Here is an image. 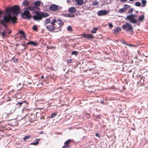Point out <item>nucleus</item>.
I'll return each mask as SVG.
<instances>
[{"label":"nucleus","mask_w":148,"mask_h":148,"mask_svg":"<svg viewBox=\"0 0 148 148\" xmlns=\"http://www.w3.org/2000/svg\"><path fill=\"white\" fill-rule=\"evenodd\" d=\"M136 6L138 7H140L141 6V3L140 2H136L135 3Z\"/></svg>","instance_id":"obj_30"},{"label":"nucleus","mask_w":148,"mask_h":148,"mask_svg":"<svg viewBox=\"0 0 148 148\" xmlns=\"http://www.w3.org/2000/svg\"><path fill=\"white\" fill-rule=\"evenodd\" d=\"M142 3L143 4L142 6L144 7L146 5V1L145 0H143L142 1Z\"/></svg>","instance_id":"obj_26"},{"label":"nucleus","mask_w":148,"mask_h":148,"mask_svg":"<svg viewBox=\"0 0 148 148\" xmlns=\"http://www.w3.org/2000/svg\"><path fill=\"white\" fill-rule=\"evenodd\" d=\"M71 141V140L70 139H69L66 140L64 143V145L62 148H69L70 147L69 144Z\"/></svg>","instance_id":"obj_11"},{"label":"nucleus","mask_w":148,"mask_h":148,"mask_svg":"<svg viewBox=\"0 0 148 148\" xmlns=\"http://www.w3.org/2000/svg\"><path fill=\"white\" fill-rule=\"evenodd\" d=\"M98 29V28H94L91 31V32L92 33H96L97 32V30Z\"/></svg>","instance_id":"obj_27"},{"label":"nucleus","mask_w":148,"mask_h":148,"mask_svg":"<svg viewBox=\"0 0 148 148\" xmlns=\"http://www.w3.org/2000/svg\"><path fill=\"white\" fill-rule=\"evenodd\" d=\"M25 102H26V101H24L22 102H18V103H17L16 104V106H18V108H19L20 107L22 106V104L23 103H25Z\"/></svg>","instance_id":"obj_17"},{"label":"nucleus","mask_w":148,"mask_h":148,"mask_svg":"<svg viewBox=\"0 0 148 148\" xmlns=\"http://www.w3.org/2000/svg\"><path fill=\"white\" fill-rule=\"evenodd\" d=\"M95 135L96 136H98V137H99V134H98V133H95Z\"/></svg>","instance_id":"obj_46"},{"label":"nucleus","mask_w":148,"mask_h":148,"mask_svg":"<svg viewBox=\"0 0 148 148\" xmlns=\"http://www.w3.org/2000/svg\"><path fill=\"white\" fill-rule=\"evenodd\" d=\"M57 115V114L56 113H53L51 114V116L49 118H54Z\"/></svg>","instance_id":"obj_25"},{"label":"nucleus","mask_w":148,"mask_h":148,"mask_svg":"<svg viewBox=\"0 0 148 148\" xmlns=\"http://www.w3.org/2000/svg\"><path fill=\"white\" fill-rule=\"evenodd\" d=\"M98 3V2L97 1H95L92 2V4L94 5H97Z\"/></svg>","instance_id":"obj_35"},{"label":"nucleus","mask_w":148,"mask_h":148,"mask_svg":"<svg viewBox=\"0 0 148 148\" xmlns=\"http://www.w3.org/2000/svg\"><path fill=\"white\" fill-rule=\"evenodd\" d=\"M122 28L127 30V31H130L132 32L133 31L132 25L129 23H126L122 26Z\"/></svg>","instance_id":"obj_7"},{"label":"nucleus","mask_w":148,"mask_h":148,"mask_svg":"<svg viewBox=\"0 0 148 148\" xmlns=\"http://www.w3.org/2000/svg\"><path fill=\"white\" fill-rule=\"evenodd\" d=\"M27 45H33V46H36L38 45V44L36 42H35L33 41H32L28 42L27 43Z\"/></svg>","instance_id":"obj_16"},{"label":"nucleus","mask_w":148,"mask_h":148,"mask_svg":"<svg viewBox=\"0 0 148 148\" xmlns=\"http://www.w3.org/2000/svg\"><path fill=\"white\" fill-rule=\"evenodd\" d=\"M22 46L25 47L26 46V45L24 44H23Z\"/></svg>","instance_id":"obj_54"},{"label":"nucleus","mask_w":148,"mask_h":148,"mask_svg":"<svg viewBox=\"0 0 148 148\" xmlns=\"http://www.w3.org/2000/svg\"><path fill=\"white\" fill-rule=\"evenodd\" d=\"M68 11L70 12L74 13L76 11V8L75 7H72L69 9Z\"/></svg>","instance_id":"obj_14"},{"label":"nucleus","mask_w":148,"mask_h":148,"mask_svg":"<svg viewBox=\"0 0 148 148\" xmlns=\"http://www.w3.org/2000/svg\"><path fill=\"white\" fill-rule=\"evenodd\" d=\"M75 1L77 2L79 5H82L83 3V0H75Z\"/></svg>","instance_id":"obj_18"},{"label":"nucleus","mask_w":148,"mask_h":148,"mask_svg":"<svg viewBox=\"0 0 148 148\" xmlns=\"http://www.w3.org/2000/svg\"><path fill=\"white\" fill-rule=\"evenodd\" d=\"M20 9L17 5H14L10 8H7L5 10L7 13L11 14L12 12L13 15L17 16L19 13Z\"/></svg>","instance_id":"obj_2"},{"label":"nucleus","mask_w":148,"mask_h":148,"mask_svg":"<svg viewBox=\"0 0 148 148\" xmlns=\"http://www.w3.org/2000/svg\"><path fill=\"white\" fill-rule=\"evenodd\" d=\"M47 48L48 49H51L52 48V47L50 46H47Z\"/></svg>","instance_id":"obj_40"},{"label":"nucleus","mask_w":148,"mask_h":148,"mask_svg":"<svg viewBox=\"0 0 148 148\" xmlns=\"http://www.w3.org/2000/svg\"><path fill=\"white\" fill-rule=\"evenodd\" d=\"M40 13L42 19L43 18H46L49 16V14L46 12H44L40 11Z\"/></svg>","instance_id":"obj_13"},{"label":"nucleus","mask_w":148,"mask_h":148,"mask_svg":"<svg viewBox=\"0 0 148 148\" xmlns=\"http://www.w3.org/2000/svg\"><path fill=\"white\" fill-rule=\"evenodd\" d=\"M31 136L30 135H28L27 136L23 138V140H26L27 139L31 137Z\"/></svg>","instance_id":"obj_23"},{"label":"nucleus","mask_w":148,"mask_h":148,"mask_svg":"<svg viewBox=\"0 0 148 148\" xmlns=\"http://www.w3.org/2000/svg\"><path fill=\"white\" fill-rule=\"evenodd\" d=\"M29 7L25 8L26 10L24 11V12L22 14V17L24 18H28L30 19L32 18V15L30 14L29 12V10L27 9Z\"/></svg>","instance_id":"obj_6"},{"label":"nucleus","mask_w":148,"mask_h":148,"mask_svg":"<svg viewBox=\"0 0 148 148\" xmlns=\"http://www.w3.org/2000/svg\"><path fill=\"white\" fill-rule=\"evenodd\" d=\"M11 100V98H9V99L8 100V101H10Z\"/></svg>","instance_id":"obj_56"},{"label":"nucleus","mask_w":148,"mask_h":148,"mask_svg":"<svg viewBox=\"0 0 148 148\" xmlns=\"http://www.w3.org/2000/svg\"><path fill=\"white\" fill-rule=\"evenodd\" d=\"M51 22V19L49 18L47 19L45 21V23L46 24H48L49 23Z\"/></svg>","instance_id":"obj_24"},{"label":"nucleus","mask_w":148,"mask_h":148,"mask_svg":"<svg viewBox=\"0 0 148 148\" xmlns=\"http://www.w3.org/2000/svg\"><path fill=\"white\" fill-rule=\"evenodd\" d=\"M33 29L36 31H37L38 30V28L36 25H34L33 26Z\"/></svg>","instance_id":"obj_28"},{"label":"nucleus","mask_w":148,"mask_h":148,"mask_svg":"<svg viewBox=\"0 0 148 148\" xmlns=\"http://www.w3.org/2000/svg\"><path fill=\"white\" fill-rule=\"evenodd\" d=\"M25 49H26V48H25Z\"/></svg>","instance_id":"obj_59"},{"label":"nucleus","mask_w":148,"mask_h":148,"mask_svg":"<svg viewBox=\"0 0 148 148\" xmlns=\"http://www.w3.org/2000/svg\"><path fill=\"white\" fill-rule=\"evenodd\" d=\"M67 29L68 31H70V32H71L72 31V28L71 26H69L67 27Z\"/></svg>","instance_id":"obj_29"},{"label":"nucleus","mask_w":148,"mask_h":148,"mask_svg":"<svg viewBox=\"0 0 148 148\" xmlns=\"http://www.w3.org/2000/svg\"><path fill=\"white\" fill-rule=\"evenodd\" d=\"M100 103H102V104H104V102L103 101H100Z\"/></svg>","instance_id":"obj_51"},{"label":"nucleus","mask_w":148,"mask_h":148,"mask_svg":"<svg viewBox=\"0 0 148 148\" xmlns=\"http://www.w3.org/2000/svg\"><path fill=\"white\" fill-rule=\"evenodd\" d=\"M2 14V12L0 10V15Z\"/></svg>","instance_id":"obj_53"},{"label":"nucleus","mask_w":148,"mask_h":148,"mask_svg":"<svg viewBox=\"0 0 148 148\" xmlns=\"http://www.w3.org/2000/svg\"><path fill=\"white\" fill-rule=\"evenodd\" d=\"M11 31H9V33H8V34H10V33H11Z\"/></svg>","instance_id":"obj_55"},{"label":"nucleus","mask_w":148,"mask_h":148,"mask_svg":"<svg viewBox=\"0 0 148 148\" xmlns=\"http://www.w3.org/2000/svg\"><path fill=\"white\" fill-rule=\"evenodd\" d=\"M51 24L52 25H55L57 29H58V30L55 31V32L60 31L61 30V29L60 28L64 25L62 21L61 20H56L55 19H53L51 21Z\"/></svg>","instance_id":"obj_3"},{"label":"nucleus","mask_w":148,"mask_h":148,"mask_svg":"<svg viewBox=\"0 0 148 148\" xmlns=\"http://www.w3.org/2000/svg\"><path fill=\"white\" fill-rule=\"evenodd\" d=\"M72 60H69L67 61L68 64H69L71 62Z\"/></svg>","instance_id":"obj_42"},{"label":"nucleus","mask_w":148,"mask_h":148,"mask_svg":"<svg viewBox=\"0 0 148 148\" xmlns=\"http://www.w3.org/2000/svg\"><path fill=\"white\" fill-rule=\"evenodd\" d=\"M46 29L49 31H52L53 30L57 29L56 26L55 25H48L46 27Z\"/></svg>","instance_id":"obj_10"},{"label":"nucleus","mask_w":148,"mask_h":148,"mask_svg":"<svg viewBox=\"0 0 148 148\" xmlns=\"http://www.w3.org/2000/svg\"><path fill=\"white\" fill-rule=\"evenodd\" d=\"M44 78V76L43 75H42L41 77V78L42 79H43Z\"/></svg>","instance_id":"obj_52"},{"label":"nucleus","mask_w":148,"mask_h":148,"mask_svg":"<svg viewBox=\"0 0 148 148\" xmlns=\"http://www.w3.org/2000/svg\"><path fill=\"white\" fill-rule=\"evenodd\" d=\"M1 34L3 38H4V36L6 35V33L5 32H3L1 33Z\"/></svg>","instance_id":"obj_36"},{"label":"nucleus","mask_w":148,"mask_h":148,"mask_svg":"<svg viewBox=\"0 0 148 148\" xmlns=\"http://www.w3.org/2000/svg\"><path fill=\"white\" fill-rule=\"evenodd\" d=\"M40 139H38V138H36L35 139V140L36 142H37L38 141V144H39V141H40Z\"/></svg>","instance_id":"obj_44"},{"label":"nucleus","mask_w":148,"mask_h":148,"mask_svg":"<svg viewBox=\"0 0 148 148\" xmlns=\"http://www.w3.org/2000/svg\"><path fill=\"white\" fill-rule=\"evenodd\" d=\"M109 26L110 28H112L113 27V25L111 23H110L109 24Z\"/></svg>","instance_id":"obj_43"},{"label":"nucleus","mask_w":148,"mask_h":148,"mask_svg":"<svg viewBox=\"0 0 148 148\" xmlns=\"http://www.w3.org/2000/svg\"><path fill=\"white\" fill-rule=\"evenodd\" d=\"M59 5H58L53 4L50 6L49 9L50 10L52 11H58L59 9Z\"/></svg>","instance_id":"obj_8"},{"label":"nucleus","mask_w":148,"mask_h":148,"mask_svg":"<svg viewBox=\"0 0 148 148\" xmlns=\"http://www.w3.org/2000/svg\"><path fill=\"white\" fill-rule=\"evenodd\" d=\"M145 16L144 15H142L139 17L138 20L139 22L143 21L144 19Z\"/></svg>","instance_id":"obj_19"},{"label":"nucleus","mask_w":148,"mask_h":148,"mask_svg":"<svg viewBox=\"0 0 148 148\" xmlns=\"http://www.w3.org/2000/svg\"><path fill=\"white\" fill-rule=\"evenodd\" d=\"M3 26L6 29H8V25L7 24Z\"/></svg>","instance_id":"obj_45"},{"label":"nucleus","mask_w":148,"mask_h":148,"mask_svg":"<svg viewBox=\"0 0 148 148\" xmlns=\"http://www.w3.org/2000/svg\"><path fill=\"white\" fill-rule=\"evenodd\" d=\"M67 2L68 3H69L71 2V1L70 0H67Z\"/></svg>","instance_id":"obj_48"},{"label":"nucleus","mask_w":148,"mask_h":148,"mask_svg":"<svg viewBox=\"0 0 148 148\" xmlns=\"http://www.w3.org/2000/svg\"><path fill=\"white\" fill-rule=\"evenodd\" d=\"M109 12L106 10H101L98 12L97 14L98 16H101L106 15L108 14Z\"/></svg>","instance_id":"obj_9"},{"label":"nucleus","mask_w":148,"mask_h":148,"mask_svg":"<svg viewBox=\"0 0 148 148\" xmlns=\"http://www.w3.org/2000/svg\"><path fill=\"white\" fill-rule=\"evenodd\" d=\"M91 69H89V70H91Z\"/></svg>","instance_id":"obj_60"},{"label":"nucleus","mask_w":148,"mask_h":148,"mask_svg":"<svg viewBox=\"0 0 148 148\" xmlns=\"http://www.w3.org/2000/svg\"><path fill=\"white\" fill-rule=\"evenodd\" d=\"M62 15L66 17H68V16H69L68 14H62Z\"/></svg>","instance_id":"obj_39"},{"label":"nucleus","mask_w":148,"mask_h":148,"mask_svg":"<svg viewBox=\"0 0 148 148\" xmlns=\"http://www.w3.org/2000/svg\"><path fill=\"white\" fill-rule=\"evenodd\" d=\"M34 5L36 7H38L40 5V1H36L34 3Z\"/></svg>","instance_id":"obj_21"},{"label":"nucleus","mask_w":148,"mask_h":148,"mask_svg":"<svg viewBox=\"0 0 148 148\" xmlns=\"http://www.w3.org/2000/svg\"><path fill=\"white\" fill-rule=\"evenodd\" d=\"M121 30V29L119 27H117L116 29L115 30L116 32H118Z\"/></svg>","instance_id":"obj_41"},{"label":"nucleus","mask_w":148,"mask_h":148,"mask_svg":"<svg viewBox=\"0 0 148 148\" xmlns=\"http://www.w3.org/2000/svg\"><path fill=\"white\" fill-rule=\"evenodd\" d=\"M27 9L29 10L30 11L34 12L36 14V15H34L33 16V18L34 20H42L40 11H39L40 10L39 8L35 6H29L27 8Z\"/></svg>","instance_id":"obj_1"},{"label":"nucleus","mask_w":148,"mask_h":148,"mask_svg":"<svg viewBox=\"0 0 148 148\" xmlns=\"http://www.w3.org/2000/svg\"><path fill=\"white\" fill-rule=\"evenodd\" d=\"M78 53V52L76 51H73L72 52L71 54L72 55H77Z\"/></svg>","instance_id":"obj_31"},{"label":"nucleus","mask_w":148,"mask_h":148,"mask_svg":"<svg viewBox=\"0 0 148 148\" xmlns=\"http://www.w3.org/2000/svg\"><path fill=\"white\" fill-rule=\"evenodd\" d=\"M121 1L123 2H125L127 1V0H120Z\"/></svg>","instance_id":"obj_50"},{"label":"nucleus","mask_w":148,"mask_h":148,"mask_svg":"<svg viewBox=\"0 0 148 148\" xmlns=\"http://www.w3.org/2000/svg\"><path fill=\"white\" fill-rule=\"evenodd\" d=\"M18 33L21 34V36L24 38H26V35L23 31L20 30L18 32Z\"/></svg>","instance_id":"obj_15"},{"label":"nucleus","mask_w":148,"mask_h":148,"mask_svg":"<svg viewBox=\"0 0 148 148\" xmlns=\"http://www.w3.org/2000/svg\"><path fill=\"white\" fill-rule=\"evenodd\" d=\"M133 11V8H131L128 11V13H132Z\"/></svg>","instance_id":"obj_38"},{"label":"nucleus","mask_w":148,"mask_h":148,"mask_svg":"<svg viewBox=\"0 0 148 148\" xmlns=\"http://www.w3.org/2000/svg\"><path fill=\"white\" fill-rule=\"evenodd\" d=\"M6 23H6V22L3 20H2L1 21V23L3 26L5 25H6Z\"/></svg>","instance_id":"obj_32"},{"label":"nucleus","mask_w":148,"mask_h":148,"mask_svg":"<svg viewBox=\"0 0 148 148\" xmlns=\"http://www.w3.org/2000/svg\"><path fill=\"white\" fill-rule=\"evenodd\" d=\"M127 5H126V4H125V6H127Z\"/></svg>","instance_id":"obj_58"},{"label":"nucleus","mask_w":148,"mask_h":148,"mask_svg":"<svg viewBox=\"0 0 148 148\" xmlns=\"http://www.w3.org/2000/svg\"><path fill=\"white\" fill-rule=\"evenodd\" d=\"M126 10V8H121L118 11V13H124L125 11Z\"/></svg>","instance_id":"obj_22"},{"label":"nucleus","mask_w":148,"mask_h":148,"mask_svg":"<svg viewBox=\"0 0 148 148\" xmlns=\"http://www.w3.org/2000/svg\"><path fill=\"white\" fill-rule=\"evenodd\" d=\"M140 82L141 84H143L144 82V80L143 78H141L140 80Z\"/></svg>","instance_id":"obj_33"},{"label":"nucleus","mask_w":148,"mask_h":148,"mask_svg":"<svg viewBox=\"0 0 148 148\" xmlns=\"http://www.w3.org/2000/svg\"><path fill=\"white\" fill-rule=\"evenodd\" d=\"M38 141L37 142H34L31 143L30 144L31 145H37L38 144Z\"/></svg>","instance_id":"obj_34"},{"label":"nucleus","mask_w":148,"mask_h":148,"mask_svg":"<svg viewBox=\"0 0 148 148\" xmlns=\"http://www.w3.org/2000/svg\"><path fill=\"white\" fill-rule=\"evenodd\" d=\"M127 45V46H133V45H130V44H127V45Z\"/></svg>","instance_id":"obj_49"},{"label":"nucleus","mask_w":148,"mask_h":148,"mask_svg":"<svg viewBox=\"0 0 148 148\" xmlns=\"http://www.w3.org/2000/svg\"><path fill=\"white\" fill-rule=\"evenodd\" d=\"M87 70H85L84 71V72H85V71H86Z\"/></svg>","instance_id":"obj_57"},{"label":"nucleus","mask_w":148,"mask_h":148,"mask_svg":"<svg viewBox=\"0 0 148 148\" xmlns=\"http://www.w3.org/2000/svg\"><path fill=\"white\" fill-rule=\"evenodd\" d=\"M137 17V15L132 14L131 15L127 16L126 19L130 21V22L132 23H136L138 22V20L135 19V18Z\"/></svg>","instance_id":"obj_5"},{"label":"nucleus","mask_w":148,"mask_h":148,"mask_svg":"<svg viewBox=\"0 0 148 148\" xmlns=\"http://www.w3.org/2000/svg\"><path fill=\"white\" fill-rule=\"evenodd\" d=\"M81 35L82 36L86 38L88 40H89L91 38H94V37L93 35L90 34H82Z\"/></svg>","instance_id":"obj_12"},{"label":"nucleus","mask_w":148,"mask_h":148,"mask_svg":"<svg viewBox=\"0 0 148 148\" xmlns=\"http://www.w3.org/2000/svg\"><path fill=\"white\" fill-rule=\"evenodd\" d=\"M69 16H68V17H73L74 16V15L73 14H68Z\"/></svg>","instance_id":"obj_37"},{"label":"nucleus","mask_w":148,"mask_h":148,"mask_svg":"<svg viewBox=\"0 0 148 148\" xmlns=\"http://www.w3.org/2000/svg\"><path fill=\"white\" fill-rule=\"evenodd\" d=\"M121 42L122 43H123V44H124V45H127V44L126 43H125L124 41H122Z\"/></svg>","instance_id":"obj_47"},{"label":"nucleus","mask_w":148,"mask_h":148,"mask_svg":"<svg viewBox=\"0 0 148 148\" xmlns=\"http://www.w3.org/2000/svg\"><path fill=\"white\" fill-rule=\"evenodd\" d=\"M17 18L16 16H12L10 15H5L3 17V21L6 23H9L11 21L12 23H15L16 22Z\"/></svg>","instance_id":"obj_4"},{"label":"nucleus","mask_w":148,"mask_h":148,"mask_svg":"<svg viewBox=\"0 0 148 148\" xmlns=\"http://www.w3.org/2000/svg\"><path fill=\"white\" fill-rule=\"evenodd\" d=\"M29 4V2L26 0H24L23 1V5L25 6H27Z\"/></svg>","instance_id":"obj_20"}]
</instances>
